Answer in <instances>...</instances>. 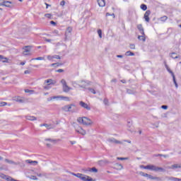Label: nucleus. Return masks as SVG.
<instances>
[{
	"instance_id": "f257e3e1",
	"label": "nucleus",
	"mask_w": 181,
	"mask_h": 181,
	"mask_svg": "<svg viewBox=\"0 0 181 181\" xmlns=\"http://www.w3.org/2000/svg\"><path fill=\"white\" fill-rule=\"evenodd\" d=\"M62 110L65 112H71L72 114L74 112H78V108L74 104L66 105L62 107Z\"/></svg>"
},
{
	"instance_id": "f03ea898",
	"label": "nucleus",
	"mask_w": 181,
	"mask_h": 181,
	"mask_svg": "<svg viewBox=\"0 0 181 181\" xmlns=\"http://www.w3.org/2000/svg\"><path fill=\"white\" fill-rule=\"evenodd\" d=\"M77 122L79 124H83V125H86V126L93 124V121H91V119H88V117H78L77 119Z\"/></svg>"
},
{
	"instance_id": "7ed1b4c3",
	"label": "nucleus",
	"mask_w": 181,
	"mask_h": 181,
	"mask_svg": "<svg viewBox=\"0 0 181 181\" xmlns=\"http://www.w3.org/2000/svg\"><path fill=\"white\" fill-rule=\"evenodd\" d=\"M148 170H152L153 172H165V169L161 167H158L153 165H148Z\"/></svg>"
},
{
	"instance_id": "20e7f679",
	"label": "nucleus",
	"mask_w": 181,
	"mask_h": 181,
	"mask_svg": "<svg viewBox=\"0 0 181 181\" xmlns=\"http://www.w3.org/2000/svg\"><path fill=\"white\" fill-rule=\"evenodd\" d=\"M137 29L139 30L141 35L138 36V39H141V37H142L143 42H145L146 40V38L145 37V32L144 31V27L142 26V24L138 25Z\"/></svg>"
},
{
	"instance_id": "39448f33",
	"label": "nucleus",
	"mask_w": 181,
	"mask_h": 181,
	"mask_svg": "<svg viewBox=\"0 0 181 181\" xmlns=\"http://www.w3.org/2000/svg\"><path fill=\"white\" fill-rule=\"evenodd\" d=\"M88 86H91L90 81L84 80L80 81L79 88H83L84 90H87V87H88Z\"/></svg>"
},
{
	"instance_id": "423d86ee",
	"label": "nucleus",
	"mask_w": 181,
	"mask_h": 181,
	"mask_svg": "<svg viewBox=\"0 0 181 181\" xmlns=\"http://www.w3.org/2000/svg\"><path fill=\"white\" fill-rule=\"evenodd\" d=\"M61 83L62 84V88L64 93H69L70 90H73V88H70L69 86H67V83L66 82V80L62 79L61 81Z\"/></svg>"
},
{
	"instance_id": "0eeeda50",
	"label": "nucleus",
	"mask_w": 181,
	"mask_h": 181,
	"mask_svg": "<svg viewBox=\"0 0 181 181\" xmlns=\"http://www.w3.org/2000/svg\"><path fill=\"white\" fill-rule=\"evenodd\" d=\"M61 98V100H65V101H70V98L69 97L64 96H52L47 99V101H52L53 100H57Z\"/></svg>"
},
{
	"instance_id": "6e6552de",
	"label": "nucleus",
	"mask_w": 181,
	"mask_h": 181,
	"mask_svg": "<svg viewBox=\"0 0 181 181\" xmlns=\"http://www.w3.org/2000/svg\"><path fill=\"white\" fill-rule=\"evenodd\" d=\"M75 131L76 132H77L78 134H80L81 135H86V134H87V132H86V130H84V129H83L80 126H77L75 128Z\"/></svg>"
},
{
	"instance_id": "1a4fd4ad",
	"label": "nucleus",
	"mask_w": 181,
	"mask_h": 181,
	"mask_svg": "<svg viewBox=\"0 0 181 181\" xmlns=\"http://www.w3.org/2000/svg\"><path fill=\"white\" fill-rule=\"evenodd\" d=\"M23 49L24 50L23 52V54H24V56H28V54H29V53H30V49H32V47L25 46Z\"/></svg>"
},
{
	"instance_id": "9d476101",
	"label": "nucleus",
	"mask_w": 181,
	"mask_h": 181,
	"mask_svg": "<svg viewBox=\"0 0 181 181\" xmlns=\"http://www.w3.org/2000/svg\"><path fill=\"white\" fill-rule=\"evenodd\" d=\"M12 1H4L3 3H0V6H6L7 8H12Z\"/></svg>"
},
{
	"instance_id": "9b49d317",
	"label": "nucleus",
	"mask_w": 181,
	"mask_h": 181,
	"mask_svg": "<svg viewBox=\"0 0 181 181\" xmlns=\"http://www.w3.org/2000/svg\"><path fill=\"white\" fill-rule=\"evenodd\" d=\"M79 105H81V107H82L83 108L88 110V111H90V110H91V107H90V106H88V105H87V103H86L83 101H81L79 103Z\"/></svg>"
},
{
	"instance_id": "f8f14e48",
	"label": "nucleus",
	"mask_w": 181,
	"mask_h": 181,
	"mask_svg": "<svg viewBox=\"0 0 181 181\" xmlns=\"http://www.w3.org/2000/svg\"><path fill=\"white\" fill-rule=\"evenodd\" d=\"M4 162H6V163H8L9 165H21V163H16L12 160H9L8 158H5L4 159Z\"/></svg>"
},
{
	"instance_id": "ddd939ff",
	"label": "nucleus",
	"mask_w": 181,
	"mask_h": 181,
	"mask_svg": "<svg viewBox=\"0 0 181 181\" xmlns=\"http://www.w3.org/2000/svg\"><path fill=\"white\" fill-rule=\"evenodd\" d=\"M108 142H111L112 144H122V141H118L115 138H110L107 139Z\"/></svg>"
},
{
	"instance_id": "4468645a",
	"label": "nucleus",
	"mask_w": 181,
	"mask_h": 181,
	"mask_svg": "<svg viewBox=\"0 0 181 181\" xmlns=\"http://www.w3.org/2000/svg\"><path fill=\"white\" fill-rule=\"evenodd\" d=\"M149 15H151V11L148 10L144 14V19L146 22H149Z\"/></svg>"
},
{
	"instance_id": "2eb2a0df",
	"label": "nucleus",
	"mask_w": 181,
	"mask_h": 181,
	"mask_svg": "<svg viewBox=\"0 0 181 181\" xmlns=\"http://www.w3.org/2000/svg\"><path fill=\"white\" fill-rule=\"evenodd\" d=\"M71 32H73V28L71 27H68L65 33L66 37H67V36H70V35H71Z\"/></svg>"
},
{
	"instance_id": "dca6fc26",
	"label": "nucleus",
	"mask_w": 181,
	"mask_h": 181,
	"mask_svg": "<svg viewBox=\"0 0 181 181\" xmlns=\"http://www.w3.org/2000/svg\"><path fill=\"white\" fill-rule=\"evenodd\" d=\"M168 169H181V164H173L171 166L168 167Z\"/></svg>"
},
{
	"instance_id": "f3484780",
	"label": "nucleus",
	"mask_w": 181,
	"mask_h": 181,
	"mask_svg": "<svg viewBox=\"0 0 181 181\" xmlns=\"http://www.w3.org/2000/svg\"><path fill=\"white\" fill-rule=\"evenodd\" d=\"M40 127H45V128H47V129H53V128H54V127H53V125L49 124H41L40 125Z\"/></svg>"
},
{
	"instance_id": "a211bd4d",
	"label": "nucleus",
	"mask_w": 181,
	"mask_h": 181,
	"mask_svg": "<svg viewBox=\"0 0 181 181\" xmlns=\"http://www.w3.org/2000/svg\"><path fill=\"white\" fill-rule=\"evenodd\" d=\"M25 163H29L30 165H33V166H36L37 165V160H26Z\"/></svg>"
},
{
	"instance_id": "6ab92c4d",
	"label": "nucleus",
	"mask_w": 181,
	"mask_h": 181,
	"mask_svg": "<svg viewBox=\"0 0 181 181\" xmlns=\"http://www.w3.org/2000/svg\"><path fill=\"white\" fill-rule=\"evenodd\" d=\"M148 179H150L151 180H158V181L162 180V179H160V177H153L151 175H148Z\"/></svg>"
},
{
	"instance_id": "aec40b11",
	"label": "nucleus",
	"mask_w": 181,
	"mask_h": 181,
	"mask_svg": "<svg viewBox=\"0 0 181 181\" xmlns=\"http://www.w3.org/2000/svg\"><path fill=\"white\" fill-rule=\"evenodd\" d=\"M26 119H28V121H36L37 119V118L35 116H25Z\"/></svg>"
},
{
	"instance_id": "412c9836",
	"label": "nucleus",
	"mask_w": 181,
	"mask_h": 181,
	"mask_svg": "<svg viewBox=\"0 0 181 181\" xmlns=\"http://www.w3.org/2000/svg\"><path fill=\"white\" fill-rule=\"evenodd\" d=\"M98 4L101 8L105 6V0H98Z\"/></svg>"
},
{
	"instance_id": "4be33fe9",
	"label": "nucleus",
	"mask_w": 181,
	"mask_h": 181,
	"mask_svg": "<svg viewBox=\"0 0 181 181\" xmlns=\"http://www.w3.org/2000/svg\"><path fill=\"white\" fill-rule=\"evenodd\" d=\"M71 84L74 88H78L80 87V81H72Z\"/></svg>"
},
{
	"instance_id": "5701e85b",
	"label": "nucleus",
	"mask_w": 181,
	"mask_h": 181,
	"mask_svg": "<svg viewBox=\"0 0 181 181\" xmlns=\"http://www.w3.org/2000/svg\"><path fill=\"white\" fill-rule=\"evenodd\" d=\"M83 181H95V180H93L91 177L88 175H85V178H82Z\"/></svg>"
},
{
	"instance_id": "b1692460",
	"label": "nucleus",
	"mask_w": 181,
	"mask_h": 181,
	"mask_svg": "<svg viewBox=\"0 0 181 181\" xmlns=\"http://www.w3.org/2000/svg\"><path fill=\"white\" fill-rule=\"evenodd\" d=\"M13 100L16 101L17 103H24L23 99H22V98H21V97L14 98Z\"/></svg>"
},
{
	"instance_id": "393cba45",
	"label": "nucleus",
	"mask_w": 181,
	"mask_h": 181,
	"mask_svg": "<svg viewBox=\"0 0 181 181\" xmlns=\"http://www.w3.org/2000/svg\"><path fill=\"white\" fill-rule=\"evenodd\" d=\"M75 176L76 177H78V179H81V180H83V179L86 177V176H84V175H83L81 173H76V175H75Z\"/></svg>"
},
{
	"instance_id": "a878e982",
	"label": "nucleus",
	"mask_w": 181,
	"mask_h": 181,
	"mask_svg": "<svg viewBox=\"0 0 181 181\" xmlns=\"http://www.w3.org/2000/svg\"><path fill=\"white\" fill-rule=\"evenodd\" d=\"M170 57H172V59H179V56L175 52L171 53Z\"/></svg>"
},
{
	"instance_id": "bb28decb",
	"label": "nucleus",
	"mask_w": 181,
	"mask_h": 181,
	"mask_svg": "<svg viewBox=\"0 0 181 181\" xmlns=\"http://www.w3.org/2000/svg\"><path fill=\"white\" fill-rule=\"evenodd\" d=\"M126 56H135V54L131 51H127L125 53Z\"/></svg>"
},
{
	"instance_id": "cd10ccee",
	"label": "nucleus",
	"mask_w": 181,
	"mask_h": 181,
	"mask_svg": "<svg viewBox=\"0 0 181 181\" xmlns=\"http://www.w3.org/2000/svg\"><path fill=\"white\" fill-rule=\"evenodd\" d=\"M89 172H93L94 173H97V172H98V170L93 167L92 168H89Z\"/></svg>"
},
{
	"instance_id": "c85d7f7f",
	"label": "nucleus",
	"mask_w": 181,
	"mask_h": 181,
	"mask_svg": "<svg viewBox=\"0 0 181 181\" xmlns=\"http://www.w3.org/2000/svg\"><path fill=\"white\" fill-rule=\"evenodd\" d=\"M168 180H171V181H179V178H177V177H168Z\"/></svg>"
},
{
	"instance_id": "c756f323",
	"label": "nucleus",
	"mask_w": 181,
	"mask_h": 181,
	"mask_svg": "<svg viewBox=\"0 0 181 181\" xmlns=\"http://www.w3.org/2000/svg\"><path fill=\"white\" fill-rule=\"evenodd\" d=\"M160 21H161V22H166V21H168V16H164L161 17L160 18Z\"/></svg>"
},
{
	"instance_id": "7c9ffc66",
	"label": "nucleus",
	"mask_w": 181,
	"mask_h": 181,
	"mask_svg": "<svg viewBox=\"0 0 181 181\" xmlns=\"http://www.w3.org/2000/svg\"><path fill=\"white\" fill-rule=\"evenodd\" d=\"M87 90H88V91H90L92 93V94H97V92L95 91V90H94L91 88H88Z\"/></svg>"
},
{
	"instance_id": "2f4dec72",
	"label": "nucleus",
	"mask_w": 181,
	"mask_h": 181,
	"mask_svg": "<svg viewBox=\"0 0 181 181\" xmlns=\"http://www.w3.org/2000/svg\"><path fill=\"white\" fill-rule=\"evenodd\" d=\"M141 9H142L143 11H146V9H148V7L146 6V4H141Z\"/></svg>"
},
{
	"instance_id": "473e14b6",
	"label": "nucleus",
	"mask_w": 181,
	"mask_h": 181,
	"mask_svg": "<svg viewBox=\"0 0 181 181\" xmlns=\"http://www.w3.org/2000/svg\"><path fill=\"white\" fill-rule=\"evenodd\" d=\"M28 177H29V179H30L31 180H37V177L35 175H31V176H28Z\"/></svg>"
},
{
	"instance_id": "72a5a7b5",
	"label": "nucleus",
	"mask_w": 181,
	"mask_h": 181,
	"mask_svg": "<svg viewBox=\"0 0 181 181\" xmlns=\"http://www.w3.org/2000/svg\"><path fill=\"white\" fill-rule=\"evenodd\" d=\"M45 83L49 84H54V82H53V81L52 79H47L45 81Z\"/></svg>"
},
{
	"instance_id": "f704fd0d",
	"label": "nucleus",
	"mask_w": 181,
	"mask_h": 181,
	"mask_svg": "<svg viewBox=\"0 0 181 181\" xmlns=\"http://www.w3.org/2000/svg\"><path fill=\"white\" fill-rule=\"evenodd\" d=\"M173 83L176 87V88H177L178 86H177V82H176V78L175 77V76H173Z\"/></svg>"
},
{
	"instance_id": "c9c22d12",
	"label": "nucleus",
	"mask_w": 181,
	"mask_h": 181,
	"mask_svg": "<svg viewBox=\"0 0 181 181\" xmlns=\"http://www.w3.org/2000/svg\"><path fill=\"white\" fill-rule=\"evenodd\" d=\"M32 60H45V57H37V58H33V59H32Z\"/></svg>"
},
{
	"instance_id": "e433bc0d",
	"label": "nucleus",
	"mask_w": 181,
	"mask_h": 181,
	"mask_svg": "<svg viewBox=\"0 0 181 181\" xmlns=\"http://www.w3.org/2000/svg\"><path fill=\"white\" fill-rule=\"evenodd\" d=\"M167 70H168V73H170V74H171L172 77L173 78V76H175V74H173V71H172V70H170V69H169V67H167Z\"/></svg>"
},
{
	"instance_id": "4c0bfd02",
	"label": "nucleus",
	"mask_w": 181,
	"mask_h": 181,
	"mask_svg": "<svg viewBox=\"0 0 181 181\" xmlns=\"http://www.w3.org/2000/svg\"><path fill=\"white\" fill-rule=\"evenodd\" d=\"M117 160H128V158L117 157Z\"/></svg>"
},
{
	"instance_id": "58836bf2",
	"label": "nucleus",
	"mask_w": 181,
	"mask_h": 181,
	"mask_svg": "<svg viewBox=\"0 0 181 181\" xmlns=\"http://www.w3.org/2000/svg\"><path fill=\"white\" fill-rule=\"evenodd\" d=\"M45 141H49L51 144H54L56 142V140L52 139H45Z\"/></svg>"
},
{
	"instance_id": "ea45409f",
	"label": "nucleus",
	"mask_w": 181,
	"mask_h": 181,
	"mask_svg": "<svg viewBox=\"0 0 181 181\" xmlns=\"http://www.w3.org/2000/svg\"><path fill=\"white\" fill-rule=\"evenodd\" d=\"M98 35H99V37H103V31L101 30H98Z\"/></svg>"
},
{
	"instance_id": "a19ab883",
	"label": "nucleus",
	"mask_w": 181,
	"mask_h": 181,
	"mask_svg": "<svg viewBox=\"0 0 181 181\" xmlns=\"http://www.w3.org/2000/svg\"><path fill=\"white\" fill-rule=\"evenodd\" d=\"M37 176L38 177H43V176H46V173H37Z\"/></svg>"
},
{
	"instance_id": "79ce46f5",
	"label": "nucleus",
	"mask_w": 181,
	"mask_h": 181,
	"mask_svg": "<svg viewBox=\"0 0 181 181\" xmlns=\"http://www.w3.org/2000/svg\"><path fill=\"white\" fill-rule=\"evenodd\" d=\"M8 103L6 102H1L0 103V107H5Z\"/></svg>"
},
{
	"instance_id": "37998d69",
	"label": "nucleus",
	"mask_w": 181,
	"mask_h": 181,
	"mask_svg": "<svg viewBox=\"0 0 181 181\" xmlns=\"http://www.w3.org/2000/svg\"><path fill=\"white\" fill-rule=\"evenodd\" d=\"M52 33L55 35V36H57L59 35V30H54Z\"/></svg>"
},
{
	"instance_id": "c03bdc74",
	"label": "nucleus",
	"mask_w": 181,
	"mask_h": 181,
	"mask_svg": "<svg viewBox=\"0 0 181 181\" xmlns=\"http://www.w3.org/2000/svg\"><path fill=\"white\" fill-rule=\"evenodd\" d=\"M6 176L5 174H0V177H1V179H4L6 180Z\"/></svg>"
},
{
	"instance_id": "a18cd8bd",
	"label": "nucleus",
	"mask_w": 181,
	"mask_h": 181,
	"mask_svg": "<svg viewBox=\"0 0 181 181\" xmlns=\"http://www.w3.org/2000/svg\"><path fill=\"white\" fill-rule=\"evenodd\" d=\"M45 18H48V19H50L52 18V14L50 13H46L45 14Z\"/></svg>"
},
{
	"instance_id": "49530a36",
	"label": "nucleus",
	"mask_w": 181,
	"mask_h": 181,
	"mask_svg": "<svg viewBox=\"0 0 181 181\" xmlns=\"http://www.w3.org/2000/svg\"><path fill=\"white\" fill-rule=\"evenodd\" d=\"M103 103H104L105 105H108V99L105 98L103 100Z\"/></svg>"
},
{
	"instance_id": "de8ad7c7",
	"label": "nucleus",
	"mask_w": 181,
	"mask_h": 181,
	"mask_svg": "<svg viewBox=\"0 0 181 181\" xmlns=\"http://www.w3.org/2000/svg\"><path fill=\"white\" fill-rule=\"evenodd\" d=\"M57 66V67H59V66H60V64H59V63H54V64H51V66H52V67H53V66Z\"/></svg>"
},
{
	"instance_id": "09e8293b",
	"label": "nucleus",
	"mask_w": 181,
	"mask_h": 181,
	"mask_svg": "<svg viewBox=\"0 0 181 181\" xmlns=\"http://www.w3.org/2000/svg\"><path fill=\"white\" fill-rule=\"evenodd\" d=\"M129 47H130V49H135V45H134V44H131L130 45H129Z\"/></svg>"
},
{
	"instance_id": "8fccbe9b",
	"label": "nucleus",
	"mask_w": 181,
	"mask_h": 181,
	"mask_svg": "<svg viewBox=\"0 0 181 181\" xmlns=\"http://www.w3.org/2000/svg\"><path fill=\"white\" fill-rule=\"evenodd\" d=\"M25 93H30L32 94L33 93V90H29V89H25Z\"/></svg>"
},
{
	"instance_id": "3c124183",
	"label": "nucleus",
	"mask_w": 181,
	"mask_h": 181,
	"mask_svg": "<svg viewBox=\"0 0 181 181\" xmlns=\"http://www.w3.org/2000/svg\"><path fill=\"white\" fill-rule=\"evenodd\" d=\"M2 62H3V63H8V58L4 57V58L2 59Z\"/></svg>"
},
{
	"instance_id": "603ef678",
	"label": "nucleus",
	"mask_w": 181,
	"mask_h": 181,
	"mask_svg": "<svg viewBox=\"0 0 181 181\" xmlns=\"http://www.w3.org/2000/svg\"><path fill=\"white\" fill-rule=\"evenodd\" d=\"M53 59H60V56L59 55H54L52 56Z\"/></svg>"
},
{
	"instance_id": "864d4df0",
	"label": "nucleus",
	"mask_w": 181,
	"mask_h": 181,
	"mask_svg": "<svg viewBox=\"0 0 181 181\" xmlns=\"http://www.w3.org/2000/svg\"><path fill=\"white\" fill-rule=\"evenodd\" d=\"M55 71H56V73H63L64 71V70H63V69H58V70H56Z\"/></svg>"
},
{
	"instance_id": "5fc2aeb1",
	"label": "nucleus",
	"mask_w": 181,
	"mask_h": 181,
	"mask_svg": "<svg viewBox=\"0 0 181 181\" xmlns=\"http://www.w3.org/2000/svg\"><path fill=\"white\" fill-rule=\"evenodd\" d=\"M47 59H48L49 60H53V56L48 55V56L47 57Z\"/></svg>"
},
{
	"instance_id": "6e6d98bb",
	"label": "nucleus",
	"mask_w": 181,
	"mask_h": 181,
	"mask_svg": "<svg viewBox=\"0 0 181 181\" xmlns=\"http://www.w3.org/2000/svg\"><path fill=\"white\" fill-rule=\"evenodd\" d=\"M117 166H118L119 169H124V166H122L121 164H117Z\"/></svg>"
},
{
	"instance_id": "4d7b16f0",
	"label": "nucleus",
	"mask_w": 181,
	"mask_h": 181,
	"mask_svg": "<svg viewBox=\"0 0 181 181\" xmlns=\"http://www.w3.org/2000/svg\"><path fill=\"white\" fill-rule=\"evenodd\" d=\"M60 5H61V6H64V5H66V1H61Z\"/></svg>"
},
{
	"instance_id": "13d9d810",
	"label": "nucleus",
	"mask_w": 181,
	"mask_h": 181,
	"mask_svg": "<svg viewBox=\"0 0 181 181\" xmlns=\"http://www.w3.org/2000/svg\"><path fill=\"white\" fill-rule=\"evenodd\" d=\"M148 165H146V166H144V165H141V168H142L143 169H147V170H149V168H148Z\"/></svg>"
},
{
	"instance_id": "bf43d9fd",
	"label": "nucleus",
	"mask_w": 181,
	"mask_h": 181,
	"mask_svg": "<svg viewBox=\"0 0 181 181\" xmlns=\"http://www.w3.org/2000/svg\"><path fill=\"white\" fill-rule=\"evenodd\" d=\"M161 108H163V110H168V105H162Z\"/></svg>"
},
{
	"instance_id": "052dcab7",
	"label": "nucleus",
	"mask_w": 181,
	"mask_h": 181,
	"mask_svg": "<svg viewBox=\"0 0 181 181\" xmlns=\"http://www.w3.org/2000/svg\"><path fill=\"white\" fill-rule=\"evenodd\" d=\"M82 170L84 172V173H87V172H90L89 168L88 169H83Z\"/></svg>"
},
{
	"instance_id": "680f3d73",
	"label": "nucleus",
	"mask_w": 181,
	"mask_h": 181,
	"mask_svg": "<svg viewBox=\"0 0 181 181\" xmlns=\"http://www.w3.org/2000/svg\"><path fill=\"white\" fill-rule=\"evenodd\" d=\"M24 74H30V71H29V70H25V71H24Z\"/></svg>"
},
{
	"instance_id": "e2e57ef3",
	"label": "nucleus",
	"mask_w": 181,
	"mask_h": 181,
	"mask_svg": "<svg viewBox=\"0 0 181 181\" xmlns=\"http://www.w3.org/2000/svg\"><path fill=\"white\" fill-rule=\"evenodd\" d=\"M139 175H141V176H144V177H145L146 173H144V172H140V173H139Z\"/></svg>"
},
{
	"instance_id": "0e129e2a",
	"label": "nucleus",
	"mask_w": 181,
	"mask_h": 181,
	"mask_svg": "<svg viewBox=\"0 0 181 181\" xmlns=\"http://www.w3.org/2000/svg\"><path fill=\"white\" fill-rule=\"evenodd\" d=\"M45 42H52V39L45 38Z\"/></svg>"
},
{
	"instance_id": "69168bd1",
	"label": "nucleus",
	"mask_w": 181,
	"mask_h": 181,
	"mask_svg": "<svg viewBox=\"0 0 181 181\" xmlns=\"http://www.w3.org/2000/svg\"><path fill=\"white\" fill-rule=\"evenodd\" d=\"M50 23H51V25H56V22H54L53 21H50Z\"/></svg>"
},
{
	"instance_id": "338daca9",
	"label": "nucleus",
	"mask_w": 181,
	"mask_h": 181,
	"mask_svg": "<svg viewBox=\"0 0 181 181\" xmlns=\"http://www.w3.org/2000/svg\"><path fill=\"white\" fill-rule=\"evenodd\" d=\"M117 57H118L119 59H122V57H124V56H122V55H117Z\"/></svg>"
},
{
	"instance_id": "774afa93",
	"label": "nucleus",
	"mask_w": 181,
	"mask_h": 181,
	"mask_svg": "<svg viewBox=\"0 0 181 181\" xmlns=\"http://www.w3.org/2000/svg\"><path fill=\"white\" fill-rule=\"evenodd\" d=\"M71 145H74L76 144V141H70Z\"/></svg>"
}]
</instances>
